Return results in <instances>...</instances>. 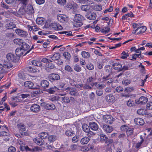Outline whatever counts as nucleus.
<instances>
[{
  "label": "nucleus",
  "mask_w": 152,
  "mask_h": 152,
  "mask_svg": "<svg viewBox=\"0 0 152 152\" xmlns=\"http://www.w3.org/2000/svg\"><path fill=\"white\" fill-rule=\"evenodd\" d=\"M33 141L35 143L38 145H41L44 144L43 140L38 138H34Z\"/></svg>",
  "instance_id": "obj_25"
},
{
  "label": "nucleus",
  "mask_w": 152,
  "mask_h": 152,
  "mask_svg": "<svg viewBox=\"0 0 152 152\" xmlns=\"http://www.w3.org/2000/svg\"><path fill=\"white\" fill-rule=\"evenodd\" d=\"M48 141L50 142H53L56 139V136L54 135H50L48 137Z\"/></svg>",
  "instance_id": "obj_40"
},
{
  "label": "nucleus",
  "mask_w": 152,
  "mask_h": 152,
  "mask_svg": "<svg viewBox=\"0 0 152 152\" xmlns=\"http://www.w3.org/2000/svg\"><path fill=\"white\" fill-rule=\"evenodd\" d=\"M134 104V102L133 101L129 100L127 102V105L129 107L132 106Z\"/></svg>",
  "instance_id": "obj_59"
},
{
  "label": "nucleus",
  "mask_w": 152,
  "mask_h": 152,
  "mask_svg": "<svg viewBox=\"0 0 152 152\" xmlns=\"http://www.w3.org/2000/svg\"><path fill=\"white\" fill-rule=\"evenodd\" d=\"M81 9L82 10L87 11L90 9V6L88 5H83L81 6Z\"/></svg>",
  "instance_id": "obj_44"
},
{
  "label": "nucleus",
  "mask_w": 152,
  "mask_h": 152,
  "mask_svg": "<svg viewBox=\"0 0 152 152\" xmlns=\"http://www.w3.org/2000/svg\"><path fill=\"white\" fill-rule=\"evenodd\" d=\"M49 85V83L46 80L42 81L41 82V86L44 88L48 87Z\"/></svg>",
  "instance_id": "obj_37"
},
{
  "label": "nucleus",
  "mask_w": 152,
  "mask_h": 152,
  "mask_svg": "<svg viewBox=\"0 0 152 152\" xmlns=\"http://www.w3.org/2000/svg\"><path fill=\"white\" fill-rule=\"evenodd\" d=\"M25 12L28 14H33L34 12V10L33 6L31 5H28L25 10Z\"/></svg>",
  "instance_id": "obj_15"
},
{
  "label": "nucleus",
  "mask_w": 152,
  "mask_h": 152,
  "mask_svg": "<svg viewBox=\"0 0 152 152\" xmlns=\"http://www.w3.org/2000/svg\"><path fill=\"white\" fill-rule=\"evenodd\" d=\"M28 70L29 72L32 73L37 72L38 70L36 68H33L31 66H29L28 67Z\"/></svg>",
  "instance_id": "obj_48"
},
{
  "label": "nucleus",
  "mask_w": 152,
  "mask_h": 152,
  "mask_svg": "<svg viewBox=\"0 0 152 152\" xmlns=\"http://www.w3.org/2000/svg\"><path fill=\"white\" fill-rule=\"evenodd\" d=\"M95 86L97 88H100V89H101L106 86L104 83L100 84V83H96Z\"/></svg>",
  "instance_id": "obj_42"
},
{
  "label": "nucleus",
  "mask_w": 152,
  "mask_h": 152,
  "mask_svg": "<svg viewBox=\"0 0 152 152\" xmlns=\"http://www.w3.org/2000/svg\"><path fill=\"white\" fill-rule=\"evenodd\" d=\"M6 57L8 60L14 62H17L19 60V58L14 54L9 53L7 54Z\"/></svg>",
  "instance_id": "obj_2"
},
{
  "label": "nucleus",
  "mask_w": 152,
  "mask_h": 152,
  "mask_svg": "<svg viewBox=\"0 0 152 152\" xmlns=\"http://www.w3.org/2000/svg\"><path fill=\"white\" fill-rule=\"evenodd\" d=\"M76 6V4L73 1H70L67 4V7L68 8L74 9Z\"/></svg>",
  "instance_id": "obj_24"
},
{
  "label": "nucleus",
  "mask_w": 152,
  "mask_h": 152,
  "mask_svg": "<svg viewBox=\"0 0 152 152\" xmlns=\"http://www.w3.org/2000/svg\"><path fill=\"white\" fill-rule=\"evenodd\" d=\"M83 17L80 14H77V28L79 27L83 24L82 22Z\"/></svg>",
  "instance_id": "obj_6"
},
{
  "label": "nucleus",
  "mask_w": 152,
  "mask_h": 152,
  "mask_svg": "<svg viewBox=\"0 0 152 152\" xmlns=\"http://www.w3.org/2000/svg\"><path fill=\"white\" fill-rule=\"evenodd\" d=\"M129 56V55L126 53L124 51L121 53V58L123 59H125L127 58V57Z\"/></svg>",
  "instance_id": "obj_58"
},
{
  "label": "nucleus",
  "mask_w": 152,
  "mask_h": 152,
  "mask_svg": "<svg viewBox=\"0 0 152 152\" xmlns=\"http://www.w3.org/2000/svg\"><path fill=\"white\" fill-rule=\"evenodd\" d=\"M57 18L58 21L62 23H66L68 21L67 16L64 15H59L57 16Z\"/></svg>",
  "instance_id": "obj_4"
},
{
  "label": "nucleus",
  "mask_w": 152,
  "mask_h": 152,
  "mask_svg": "<svg viewBox=\"0 0 152 152\" xmlns=\"http://www.w3.org/2000/svg\"><path fill=\"white\" fill-rule=\"evenodd\" d=\"M114 97L112 94H108L105 97V99L109 103H112L114 102Z\"/></svg>",
  "instance_id": "obj_14"
},
{
  "label": "nucleus",
  "mask_w": 152,
  "mask_h": 152,
  "mask_svg": "<svg viewBox=\"0 0 152 152\" xmlns=\"http://www.w3.org/2000/svg\"><path fill=\"white\" fill-rule=\"evenodd\" d=\"M15 31L16 33L18 35L22 37H26L28 34L26 31L22 30L19 29H16L15 30Z\"/></svg>",
  "instance_id": "obj_5"
},
{
  "label": "nucleus",
  "mask_w": 152,
  "mask_h": 152,
  "mask_svg": "<svg viewBox=\"0 0 152 152\" xmlns=\"http://www.w3.org/2000/svg\"><path fill=\"white\" fill-rule=\"evenodd\" d=\"M29 46L28 45L23 42L21 45V47L20 48L23 50V51L25 53L26 52V51L28 50L29 48Z\"/></svg>",
  "instance_id": "obj_22"
},
{
  "label": "nucleus",
  "mask_w": 152,
  "mask_h": 152,
  "mask_svg": "<svg viewBox=\"0 0 152 152\" xmlns=\"http://www.w3.org/2000/svg\"><path fill=\"white\" fill-rule=\"evenodd\" d=\"M89 125L90 128L92 130L96 131L98 129V125L94 122L90 123Z\"/></svg>",
  "instance_id": "obj_21"
},
{
  "label": "nucleus",
  "mask_w": 152,
  "mask_h": 152,
  "mask_svg": "<svg viewBox=\"0 0 152 152\" xmlns=\"http://www.w3.org/2000/svg\"><path fill=\"white\" fill-rule=\"evenodd\" d=\"M51 58L53 60H57L60 58V54L58 53H55Z\"/></svg>",
  "instance_id": "obj_35"
},
{
  "label": "nucleus",
  "mask_w": 152,
  "mask_h": 152,
  "mask_svg": "<svg viewBox=\"0 0 152 152\" xmlns=\"http://www.w3.org/2000/svg\"><path fill=\"white\" fill-rule=\"evenodd\" d=\"M14 43L16 45H21L23 42V41L20 38H16L14 39Z\"/></svg>",
  "instance_id": "obj_27"
},
{
  "label": "nucleus",
  "mask_w": 152,
  "mask_h": 152,
  "mask_svg": "<svg viewBox=\"0 0 152 152\" xmlns=\"http://www.w3.org/2000/svg\"><path fill=\"white\" fill-rule=\"evenodd\" d=\"M90 139L88 137H86L82 138L80 140L81 144L84 145L87 144L89 142Z\"/></svg>",
  "instance_id": "obj_26"
},
{
  "label": "nucleus",
  "mask_w": 152,
  "mask_h": 152,
  "mask_svg": "<svg viewBox=\"0 0 152 152\" xmlns=\"http://www.w3.org/2000/svg\"><path fill=\"white\" fill-rule=\"evenodd\" d=\"M140 139H141V141L140 142L137 143V144L136 147L137 148H139L140 146L142 144L144 141V140L142 138V136H140Z\"/></svg>",
  "instance_id": "obj_53"
},
{
  "label": "nucleus",
  "mask_w": 152,
  "mask_h": 152,
  "mask_svg": "<svg viewBox=\"0 0 152 152\" xmlns=\"http://www.w3.org/2000/svg\"><path fill=\"white\" fill-rule=\"evenodd\" d=\"M36 22L38 24H42L43 23V19L42 18L38 17L36 19Z\"/></svg>",
  "instance_id": "obj_47"
},
{
  "label": "nucleus",
  "mask_w": 152,
  "mask_h": 152,
  "mask_svg": "<svg viewBox=\"0 0 152 152\" xmlns=\"http://www.w3.org/2000/svg\"><path fill=\"white\" fill-rule=\"evenodd\" d=\"M146 106L147 109L152 110V102H150L147 103Z\"/></svg>",
  "instance_id": "obj_63"
},
{
  "label": "nucleus",
  "mask_w": 152,
  "mask_h": 152,
  "mask_svg": "<svg viewBox=\"0 0 152 152\" xmlns=\"http://www.w3.org/2000/svg\"><path fill=\"white\" fill-rule=\"evenodd\" d=\"M103 93V91L101 89H98L96 91V94L98 96H101L102 95Z\"/></svg>",
  "instance_id": "obj_60"
},
{
  "label": "nucleus",
  "mask_w": 152,
  "mask_h": 152,
  "mask_svg": "<svg viewBox=\"0 0 152 152\" xmlns=\"http://www.w3.org/2000/svg\"><path fill=\"white\" fill-rule=\"evenodd\" d=\"M31 63L32 65L39 66H42V63L41 62L38 61H37L33 60L31 61Z\"/></svg>",
  "instance_id": "obj_45"
},
{
  "label": "nucleus",
  "mask_w": 152,
  "mask_h": 152,
  "mask_svg": "<svg viewBox=\"0 0 152 152\" xmlns=\"http://www.w3.org/2000/svg\"><path fill=\"white\" fill-rule=\"evenodd\" d=\"M65 134L67 136H72L73 135V131L71 130H67Z\"/></svg>",
  "instance_id": "obj_55"
},
{
  "label": "nucleus",
  "mask_w": 152,
  "mask_h": 152,
  "mask_svg": "<svg viewBox=\"0 0 152 152\" xmlns=\"http://www.w3.org/2000/svg\"><path fill=\"white\" fill-rule=\"evenodd\" d=\"M18 128L20 131L23 132L25 130V126L24 125L22 124H19L17 125Z\"/></svg>",
  "instance_id": "obj_33"
},
{
  "label": "nucleus",
  "mask_w": 152,
  "mask_h": 152,
  "mask_svg": "<svg viewBox=\"0 0 152 152\" xmlns=\"http://www.w3.org/2000/svg\"><path fill=\"white\" fill-rule=\"evenodd\" d=\"M3 66L4 69L5 70V69H9L12 67L13 66L10 62L8 61H5L3 63Z\"/></svg>",
  "instance_id": "obj_13"
},
{
  "label": "nucleus",
  "mask_w": 152,
  "mask_h": 152,
  "mask_svg": "<svg viewBox=\"0 0 152 152\" xmlns=\"http://www.w3.org/2000/svg\"><path fill=\"white\" fill-rule=\"evenodd\" d=\"M137 112V114L141 115H143L145 114L144 110L142 109H140L138 110Z\"/></svg>",
  "instance_id": "obj_54"
},
{
  "label": "nucleus",
  "mask_w": 152,
  "mask_h": 152,
  "mask_svg": "<svg viewBox=\"0 0 152 152\" xmlns=\"http://www.w3.org/2000/svg\"><path fill=\"white\" fill-rule=\"evenodd\" d=\"M113 142V139H109L105 141L104 143V146L106 149L109 148H111V145Z\"/></svg>",
  "instance_id": "obj_16"
},
{
  "label": "nucleus",
  "mask_w": 152,
  "mask_h": 152,
  "mask_svg": "<svg viewBox=\"0 0 152 152\" xmlns=\"http://www.w3.org/2000/svg\"><path fill=\"white\" fill-rule=\"evenodd\" d=\"M66 0H57V3L59 4L64 5L66 3Z\"/></svg>",
  "instance_id": "obj_57"
},
{
  "label": "nucleus",
  "mask_w": 152,
  "mask_h": 152,
  "mask_svg": "<svg viewBox=\"0 0 152 152\" xmlns=\"http://www.w3.org/2000/svg\"><path fill=\"white\" fill-rule=\"evenodd\" d=\"M104 118L105 122L108 124H112L113 121V117L109 115H106L104 116Z\"/></svg>",
  "instance_id": "obj_11"
},
{
  "label": "nucleus",
  "mask_w": 152,
  "mask_h": 152,
  "mask_svg": "<svg viewBox=\"0 0 152 152\" xmlns=\"http://www.w3.org/2000/svg\"><path fill=\"white\" fill-rule=\"evenodd\" d=\"M82 57L85 58H88L90 57V53L86 51H83L81 53Z\"/></svg>",
  "instance_id": "obj_38"
},
{
  "label": "nucleus",
  "mask_w": 152,
  "mask_h": 152,
  "mask_svg": "<svg viewBox=\"0 0 152 152\" xmlns=\"http://www.w3.org/2000/svg\"><path fill=\"white\" fill-rule=\"evenodd\" d=\"M48 77L50 80L52 82L54 80H59L60 78V76L58 74L54 73L50 74Z\"/></svg>",
  "instance_id": "obj_9"
},
{
  "label": "nucleus",
  "mask_w": 152,
  "mask_h": 152,
  "mask_svg": "<svg viewBox=\"0 0 152 152\" xmlns=\"http://www.w3.org/2000/svg\"><path fill=\"white\" fill-rule=\"evenodd\" d=\"M103 128L104 131L107 133H110L113 130L112 126L107 125H103Z\"/></svg>",
  "instance_id": "obj_18"
},
{
  "label": "nucleus",
  "mask_w": 152,
  "mask_h": 152,
  "mask_svg": "<svg viewBox=\"0 0 152 152\" xmlns=\"http://www.w3.org/2000/svg\"><path fill=\"white\" fill-rule=\"evenodd\" d=\"M63 56L66 59L69 60L71 57L70 54L68 52H65L63 53Z\"/></svg>",
  "instance_id": "obj_52"
},
{
  "label": "nucleus",
  "mask_w": 152,
  "mask_h": 152,
  "mask_svg": "<svg viewBox=\"0 0 152 152\" xmlns=\"http://www.w3.org/2000/svg\"><path fill=\"white\" fill-rule=\"evenodd\" d=\"M100 31L104 33H107L110 31V28L108 27L103 28H101Z\"/></svg>",
  "instance_id": "obj_41"
},
{
  "label": "nucleus",
  "mask_w": 152,
  "mask_h": 152,
  "mask_svg": "<svg viewBox=\"0 0 152 152\" xmlns=\"http://www.w3.org/2000/svg\"><path fill=\"white\" fill-rule=\"evenodd\" d=\"M148 101V98L145 96L140 97L138 99H136L135 102L137 104L142 105L145 104Z\"/></svg>",
  "instance_id": "obj_3"
},
{
  "label": "nucleus",
  "mask_w": 152,
  "mask_h": 152,
  "mask_svg": "<svg viewBox=\"0 0 152 152\" xmlns=\"http://www.w3.org/2000/svg\"><path fill=\"white\" fill-rule=\"evenodd\" d=\"M56 89V87L51 88L48 89L47 91L50 94H53L55 92Z\"/></svg>",
  "instance_id": "obj_51"
},
{
  "label": "nucleus",
  "mask_w": 152,
  "mask_h": 152,
  "mask_svg": "<svg viewBox=\"0 0 152 152\" xmlns=\"http://www.w3.org/2000/svg\"><path fill=\"white\" fill-rule=\"evenodd\" d=\"M48 136V133L46 132H42L39 134V137L42 139H46Z\"/></svg>",
  "instance_id": "obj_31"
},
{
  "label": "nucleus",
  "mask_w": 152,
  "mask_h": 152,
  "mask_svg": "<svg viewBox=\"0 0 152 152\" xmlns=\"http://www.w3.org/2000/svg\"><path fill=\"white\" fill-rule=\"evenodd\" d=\"M24 149H25L26 151H29L31 152L39 151L42 150L39 147L35 146L32 148H30L27 145H26Z\"/></svg>",
  "instance_id": "obj_8"
},
{
  "label": "nucleus",
  "mask_w": 152,
  "mask_h": 152,
  "mask_svg": "<svg viewBox=\"0 0 152 152\" xmlns=\"http://www.w3.org/2000/svg\"><path fill=\"white\" fill-rule=\"evenodd\" d=\"M113 67L115 69H119L122 67V65L119 62L114 63L112 65Z\"/></svg>",
  "instance_id": "obj_28"
},
{
  "label": "nucleus",
  "mask_w": 152,
  "mask_h": 152,
  "mask_svg": "<svg viewBox=\"0 0 152 152\" xmlns=\"http://www.w3.org/2000/svg\"><path fill=\"white\" fill-rule=\"evenodd\" d=\"M6 98L5 97H3L1 101L0 102V105H2L3 104H4V108H6L7 109V110H9L10 109V108L9 107H8L7 106V104H5L4 102H5L6 99Z\"/></svg>",
  "instance_id": "obj_29"
},
{
  "label": "nucleus",
  "mask_w": 152,
  "mask_h": 152,
  "mask_svg": "<svg viewBox=\"0 0 152 152\" xmlns=\"http://www.w3.org/2000/svg\"><path fill=\"white\" fill-rule=\"evenodd\" d=\"M6 26L7 29H12L15 28L16 27V25L12 22L10 21L7 23Z\"/></svg>",
  "instance_id": "obj_23"
},
{
  "label": "nucleus",
  "mask_w": 152,
  "mask_h": 152,
  "mask_svg": "<svg viewBox=\"0 0 152 152\" xmlns=\"http://www.w3.org/2000/svg\"><path fill=\"white\" fill-rule=\"evenodd\" d=\"M50 26L54 30H60L62 29V26L59 23L55 22L51 23Z\"/></svg>",
  "instance_id": "obj_7"
},
{
  "label": "nucleus",
  "mask_w": 152,
  "mask_h": 152,
  "mask_svg": "<svg viewBox=\"0 0 152 152\" xmlns=\"http://www.w3.org/2000/svg\"><path fill=\"white\" fill-rule=\"evenodd\" d=\"M45 108L48 110H53L56 107L52 104H46Z\"/></svg>",
  "instance_id": "obj_34"
},
{
  "label": "nucleus",
  "mask_w": 152,
  "mask_h": 152,
  "mask_svg": "<svg viewBox=\"0 0 152 152\" xmlns=\"http://www.w3.org/2000/svg\"><path fill=\"white\" fill-rule=\"evenodd\" d=\"M103 82L104 83H105L108 85L110 84H112L113 80L112 77L110 75L106 76H104L102 78Z\"/></svg>",
  "instance_id": "obj_1"
},
{
  "label": "nucleus",
  "mask_w": 152,
  "mask_h": 152,
  "mask_svg": "<svg viewBox=\"0 0 152 152\" xmlns=\"http://www.w3.org/2000/svg\"><path fill=\"white\" fill-rule=\"evenodd\" d=\"M24 85L29 88L31 89H36V87L34 86V83L30 81H27L24 83Z\"/></svg>",
  "instance_id": "obj_12"
},
{
  "label": "nucleus",
  "mask_w": 152,
  "mask_h": 152,
  "mask_svg": "<svg viewBox=\"0 0 152 152\" xmlns=\"http://www.w3.org/2000/svg\"><path fill=\"white\" fill-rule=\"evenodd\" d=\"M40 108V107L38 105L34 104L31 106L30 109L32 111L37 113L39 111Z\"/></svg>",
  "instance_id": "obj_17"
},
{
  "label": "nucleus",
  "mask_w": 152,
  "mask_h": 152,
  "mask_svg": "<svg viewBox=\"0 0 152 152\" xmlns=\"http://www.w3.org/2000/svg\"><path fill=\"white\" fill-rule=\"evenodd\" d=\"M15 53L17 57L21 56L23 54H25V53L21 48H17L15 50Z\"/></svg>",
  "instance_id": "obj_19"
},
{
  "label": "nucleus",
  "mask_w": 152,
  "mask_h": 152,
  "mask_svg": "<svg viewBox=\"0 0 152 152\" xmlns=\"http://www.w3.org/2000/svg\"><path fill=\"white\" fill-rule=\"evenodd\" d=\"M15 148L13 146H11L8 149V151L9 152H15Z\"/></svg>",
  "instance_id": "obj_64"
},
{
  "label": "nucleus",
  "mask_w": 152,
  "mask_h": 152,
  "mask_svg": "<svg viewBox=\"0 0 152 152\" xmlns=\"http://www.w3.org/2000/svg\"><path fill=\"white\" fill-rule=\"evenodd\" d=\"M67 89H69V93L70 94L72 95H75L76 94V90L75 89L70 88V89L69 88H67Z\"/></svg>",
  "instance_id": "obj_50"
},
{
  "label": "nucleus",
  "mask_w": 152,
  "mask_h": 152,
  "mask_svg": "<svg viewBox=\"0 0 152 152\" xmlns=\"http://www.w3.org/2000/svg\"><path fill=\"white\" fill-rule=\"evenodd\" d=\"M86 17L89 20H94L96 18V14L94 12H91L87 13L86 15Z\"/></svg>",
  "instance_id": "obj_10"
},
{
  "label": "nucleus",
  "mask_w": 152,
  "mask_h": 152,
  "mask_svg": "<svg viewBox=\"0 0 152 152\" xmlns=\"http://www.w3.org/2000/svg\"><path fill=\"white\" fill-rule=\"evenodd\" d=\"M41 61L45 63H48L52 62V61L46 58H43L42 60Z\"/></svg>",
  "instance_id": "obj_61"
},
{
  "label": "nucleus",
  "mask_w": 152,
  "mask_h": 152,
  "mask_svg": "<svg viewBox=\"0 0 152 152\" xmlns=\"http://www.w3.org/2000/svg\"><path fill=\"white\" fill-rule=\"evenodd\" d=\"M93 8L95 10L100 11L102 10V7L101 5L96 4L93 7Z\"/></svg>",
  "instance_id": "obj_36"
},
{
  "label": "nucleus",
  "mask_w": 152,
  "mask_h": 152,
  "mask_svg": "<svg viewBox=\"0 0 152 152\" xmlns=\"http://www.w3.org/2000/svg\"><path fill=\"white\" fill-rule=\"evenodd\" d=\"M133 88L132 87H128L126 88H125L124 89V92L126 91L127 92H131L133 90Z\"/></svg>",
  "instance_id": "obj_62"
},
{
  "label": "nucleus",
  "mask_w": 152,
  "mask_h": 152,
  "mask_svg": "<svg viewBox=\"0 0 152 152\" xmlns=\"http://www.w3.org/2000/svg\"><path fill=\"white\" fill-rule=\"evenodd\" d=\"M141 29L140 30L139 32L137 33V34H140L144 33L147 29V28L145 26H141Z\"/></svg>",
  "instance_id": "obj_49"
},
{
  "label": "nucleus",
  "mask_w": 152,
  "mask_h": 152,
  "mask_svg": "<svg viewBox=\"0 0 152 152\" xmlns=\"http://www.w3.org/2000/svg\"><path fill=\"white\" fill-rule=\"evenodd\" d=\"M87 69L89 70H91L94 69V66L93 64H87L86 65Z\"/></svg>",
  "instance_id": "obj_56"
},
{
  "label": "nucleus",
  "mask_w": 152,
  "mask_h": 152,
  "mask_svg": "<svg viewBox=\"0 0 152 152\" xmlns=\"http://www.w3.org/2000/svg\"><path fill=\"white\" fill-rule=\"evenodd\" d=\"M135 124L139 125H143L144 123L143 119L140 118H136L134 119Z\"/></svg>",
  "instance_id": "obj_20"
},
{
  "label": "nucleus",
  "mask_w": 152,
  "mask_h": 152,
  "mask_svg": "<svg viewBox=\"0 0 152 152\" xmlns=\"http://www.w3.org/2000/svg\"><path fill=\"white\" fill-rule=\"evenodd\" d=\"M88 149H87L86 147H81V149H80V150H81L83 151H86L90 150L91 149H93L94 148V147L93 146H92L90 144H88Z\"/></svg>",
  "instance_id": "obj_39"
},
{
  "label": "nucleus",
  "mask_w": 152,
  "mask_h": 152,
  "mask_svg": "<svg viewBox=\"0 0 152 152\" xmlns=\"http://www.w3.org/2000/svg\"><path fill=\"white\" fill-rule=\"evenodd\" d=\"M100 141L102 142H105L109 139L108 138L105 134H101L99 135Z\"/></svg>",
  "instance_id": "obj_30"
},
{
  "label": "nucleus",
  "mask_w": 152,
  "mask_h": 152,
  "mask_svg": "<svg viewBox=\"0 0 152 152\" xmlns=\"http://www.w3.org/2000/svg\"><path fill=\"white\" fill-rule=\"evenodd\" d=\"M82 128L83 131L86 132H88L90 130L89 126L86 124L83 125Z\"/></svg>",
  "instance_id": "obj_43"
},
{
  "label": "nucleus",
  "mask_w": 152,
  "mask_h": 152,
  "mask_svg": "<svg viewBox=\"0 0 152 152\" xmlns=\"http://www.w3.org/2000/svg\"><path fill=\"white\" fill-rule=\"evenodd\" d=\"M60 99L62 101V102L68 103L70 102L69 99L67 97H61Z\"/></svg>",
  "instance_id": "obj_46"
},
{
  "label": "nucleus",
  "mask_w": 152,
  "mask_h": 152,
  "mask_svg": "<svg viewBox=\"0 0 152 152\" xmlns=\"http://www.w3.org/2000/svg\"><path fill=\"white\" fill-rule=\"evenodd\" d=\"M18 142L20 145V149L21 151H23L26 147L25 144L20 139L18 140Z\"/></svg>",
  "instance_id": "obj_32"
}]
</instances>
